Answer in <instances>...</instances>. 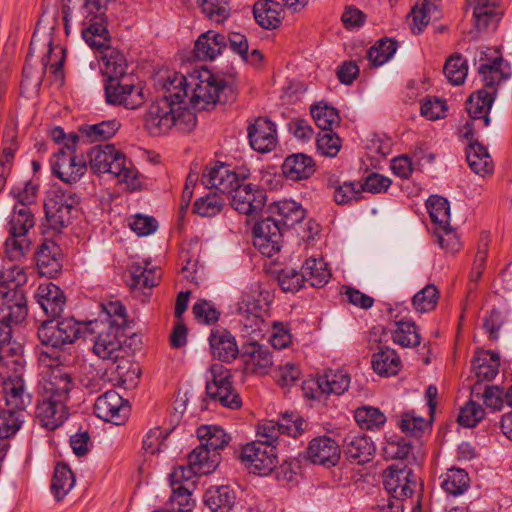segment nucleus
<instances>
[{
    "label": "nucleus",
    "mask_w": 512,
    "mask_h": 512,
    "mask_svg": "<svg viewBox=\"0 0 512 512\" xmlns=\"http://www.w3.org/2000/svg\"><path fill=\"white\" fill-rule=\"evenodd\" d=\"M185 76L175 73L163 83L144 115V127L150 135L160 136L173 127L190 132L197 124L196 114L188 107Z\"/></svg>",
    "instance_id": "obj_1"
},
{
    "label": "nucleus",
    "mask_w": 512,
    "mask_h": 512,
    "mask_svg": "<svg viewBox=\"0 0 512 512\" xmlns=\"http://www.w3.org/2000/svg\"><path fill=\"white\" fill-rule=\"evenodd\" d=\"M508 70V64H504L500 56L489 63L481 64L478 69L484 85L489 90L480 89L472 93L466 102V110L472 119L482 122V127H488L490 124L489 112L496 95L494 86L509 77Z\"/></svg>",
    "instance_id": "obj_2"
},
{
    "label": "nucleus",
    "mask_w": 512,
    "mask_h": 512,
    "mask_svg": "<svg viewBox=\"0 0 512 512\" xmlns=\"http://www.w3.org/2000/svg\"><path fill=\"white\" fill-rule=\"evenodd\" d=\"M91 169L98 174L108 173L129 190L140 188L138 171L132 161L112 144L97 145L88 154Z\"/></svg>",
    "instance_id": "obj_3"
},
{
    "label": "nucleus",
    "mask_w": 512,
    "mask_h": 512,
    "mask_svg": "<svg viewBox=\"0 0 512 512\" xmlns=\"http://www.w3.org/2000/svg\"><path fill=\"white\" fill-rule=\"evenodd\" d=\"M27 282L22 267L13 265L0 271V319L22 322L27 316L26 300L20 289Z\"/></svg>",
    "instance_id": "obj_4"
},
{
    "label": "nucleus",
    "mask_w": 512,
    "mask_h": 512,
    "mask_svg": "<svg viewBox=\"0 0 512 512\" xmlns=\"http://www.w3.org/2000/svg\"><path fill=\"white\" fill-rule=\"evenodd\" d=\"M267 297L268 293L264 296L259 286L241 293L236 305V315L243 336L261 337L263 332L270 327V324L265 321Z\"/></svg>",
    "instance_id": "obj_5"
},
{
    "label": "nucleus",
    "mask_w": 512,
    "mask_h": 512,
    "mask_svg": "<svg viewBox=\"0 0 512 512\" xmlns=\"http://www.w3.org/2000/svg\"><path fill=\"white\" fill-rule=\"evenodd\" d=\"M97 327L93 344V353L104 361H111L116 364L115 371L123 382L129 377L131 363L127 358V349L123 346L121 338L122 330L113 326H106L103 321L95 320Z\"/></svg>",
    "instance_id": "obj_6"
},
{
    "label": "nucleus",
    "mask_w": 512,
    "mask_h": 512,
    "mask_svg": "<svg viewBox=\"0 0 512 512\" xmlns=\"http://www.w3.org/2000/svg\"><path fill=\"white\" fill-rule=\"evenodd\" d=\"M225 80L214 75L208 69L194 71L189 77H185V90L187 92L188 107L193 110H206L214 106L220 92L225 87Z\"/></svg>",
    "instance_id": "obj_7"
},
{
    "label": "nucleus",
    "mask_w": 512,
    "mask_h": 512,
    "mask_svg": "<svg viewBox=\"0 0 512 512\" xmlns=\"http://www.w3.org/2000/svg\"><path fill=\"white\" fill-rule=\"evenodd\" d=\"M97 325L96 321L79 322L73 317L64 318L56 323L44 321L38 329V338L43 345L60 349L74 343L78 338L92 335Z\"/></svg>",
    "instance_id": "obj_8"
},
{
    "label": "nucleus",
    "mask_w": 512,
    "mask_h": 512,
    "mask_svg": "<svg viewBox=\"0 0 512 512\" xmlns=\"http://www.w3.org/2000/svg\"><path fill=\"white\" fill-rule=\"evenodd\" d=\"M105 96L109 104L127 109H136L145 101L142 87L135 85L131 76L106 80Z\"/></svg>",
    "instance_id": "obj_9"
},
{
    "label": "nucleus",
    "mask_w": 512,
    "mask_h": 512,
    "mask_svg": "<svg viewBox=\"0 0 512 512\" xmlns=\"http://www.w3.org/2000/svg\"><path fill=\"white\" fill-rule=\"evenodd\" d=\"M79 203V197L67 190L54 189L44 204L45 214L54 229H61L70 221L71 210Z\"/></svg>",
    "instance_id": "obj_10"
},
{
    "label": "nucleus",
    "mask_w": 512,
    "mask_h": 512,
    "mask_svg": "<svg viewBox=\"0 0 512 512\" xmlns=\"http://www.w3.org/2000/svg\"><path fill=\"white\" fill-rule=\"evenodd\" d=\"M76 150L59 149L50 159L53 175L67 184L77 183L87 171L85 159L78 156Z\"/></svg>",
    "instance_id": "obj_11"
},
{
    "label": "nucleus",
    "mask_w": 512,
    "mask_h": 512,
    "mask_svg": "<svg viewBox=\"0 0 512 512\" xmlns=\"http://www.w3.org/2000/svg\"><path fill=\"white\" fill-rule=\"evenodd\" d=\"M240 458L250 472L268 475L276 467V448L257 440L243 447Z\"/></svg>",
    "instance_id": "obj_12"
},
{
    "label": "nucleus",
    "mask_w": 512,
    "mask_h": 512,
    "mask_svg": "<svg viewBox=\"0 0 512 512\" xmlns=\"http://www.w3.org/2000/svg\"><path fill=\"white\" fill-rule=\"evenodd\" d=\"M383 484L392 498L403 499L412 496L417 479L407 465L395 463L384 470Z\"/></svg>",
    "instance_id": "obj_13"
},
{
    "label": "nucleus",
    "mask_w": 512,
    "mask_h": 512,
    "mask_svg": "<svg viewBox=\"0 0 512 512\" xmlns=\"http://www.w3.org/2000/svg\"><path fill=\"white\" fill-rule=\"evenodd\" d=\"M37 384V395L48 396L60 400H69V394L74 386L71 374L63 368H49L40 373Z\"/></svg>",
    "instance_id": "obj_14"
},
{
    "label": "nucleus",
    "mask_w": 512,
    "mask_h": 512,
    "mask_svg": "<svg viewBox=\"0 0 512 512\" xmlns=\"http://www.w3.org/2000/svg\"><path fill=\"white\" fill-rule=\"evenodd\" d=\"M240 360L245 375H267L273 366V356L270 349L257 341L242 344Z\"/></svg>",
    "instance_id": "obj_15"
},
{
    "label": "nucleus",
    "mask_w": 512,
    "mask_h": 512,
    "mask_svg": "<svg viewBox=\"0 0 512 512\" xmlns=\"http://www.w3.org/2000/svg\"><path fill=\"white\" fill-rule=\"evenodd\" d=\"M14 375L3 382V394L7 409L22 412L31 403V395L26 391L23 379L24 365L19 360H12Z\"/></svg>",
    "instance_id": "obj_16"
},
{
    "label": "nucleus",
    "mask_w": 512,
    "mask_h": 512,
    "mask_svg": "<svg viewBox=\"0 0 512 512\" xmlns=\"http://www.w3.org/2000/svg\"><path fill=\"white\" fill-rule=\"evenodd\" d=\"M94 412L98 418L106 422L121 425L127 420L130 408L128 401L124 400L119 393L108 390L96 399Z\"/></svg>",
    "instance_id": "obj_17"
},
{
    "label": "nucleus",
    "mask_w": 512,
    "mask_h": 512,
    "mask_svg": "<svg viewBox=\"0 0 512 512\" xmlns=\"http://www.w3.org/2000/svg\"><path fill=\"white\" fill-rule=\"evenodd\" d=\"M231 206L239 213L254 215L262 210L265 204V194L258 186L242 180L229 194Z\"/></svg>",
    "instance_id": "obj_18"
},
{
    "label": "nucleus",
    "mask_w": 512,
    "mask_h": 512,
    "mask_svg": "<svg viewBox=\"0 0 512 512\" xmlns=\"http://www.w3.org/2000/svg\"><path fill=\"white\" fill-rule=\"evenodd\" d=\"M65 400L37 395L35 417L40 425L49 430L60 427L68 418L69 412Z\"/></svg>",
    "instance_id": "obj_19"
},
{
    "label": "nucleus",
    "mask_w": 512,
    "mask_h": 512,
    "mask_svg": "<svg viewBox=\"0 0 512 512\" xmlns=\"http://www.w3.org/2000/svg\"><path fill=\"white\" fill-rule=\"evenodd\" d=\"M247 175L237 173L229 165L220 163L207 167L202 175L203 184L209 189H216L223 194H230Z\"/></svg>",
    "instance_id": "obj_20"
},
{
    "label": "nucleus",
    "mask_w": 512,
    "mask_h": 512,
    "mask_svg": "<svg viewBox=\"0 0 512 512\" xmlns=\"http://www.w3.org/2000/svg\"><path fill=\"white\" fill-rule=\"evenodd\" d=\"M306 457L313 464L329 468L338 464L341 449L333 438L326 435L318 436L309 442Z\"/></svg>",
    "instance_id": "obj_21"
},
{
    "label": "nucleus",
    "mask_w": 512,
    "mask_h": 512,
    "mask_svg": "<svg viewBox=\"0 0 512 512\" xmlns=\"http://www.w3.org/2000/svg\"><path fill=\"white\" fill-rule=\"evenodd\" d=\"M248 138L251 147L258 152L273 150L277 144L275 124L264 117L255 119L248 127Z\"/></svg>",
    "instance_id": "obj_22"
},
{
    "label": "nucleus",
    "mask_w": 512,
    "mask_h": 512,
    "mask_svg": "<svg viewBox=\"0 0 512 512\" xmlns=\"http://www.w3.org/2000/svg\"><path fill=\"white\" fill-rule=\"evenodd\" d=\"M35 298L44 313L51 318L59 317L66 306L64 292L51 282L40 284L36 290Z\"/></svg>",
    "instance_id": "obj_23"
},
{
    "label": "nucleus",
    "mask_w": 512,
    "mask_h": 512,
    "mask_svg": "<svg viewBox=\"0 0 512 512\" xmlns=\"http://www.w3.org/2000/svg\"><path fill=\"white\" fill-rule=\"evenodd\" d=\"M227 47V38L224 34L214 30L202 33L194 45L195 57L202 61H212Z\"/></svg>",
    "instance_id": "obj_24"
},
{
    "label": "nucleus",
    "mask_w": 512,
    "mask_h": 512,
    "mask_svg": "<svg viewBox=\"0 0 512 512\" xmlns=\"http://www.w3.org/2000/svg\"><path fill=\"white\" fill-rule=\"evenodd\" d=\"M209 344L214 357L224 362H231L238 355L240 349L234 336L226 329H213L209 337Z\"/></svg>",
    "instance_id": "obj_25"
},
{
    "label": "nucleus",
    "mask_w": 512,
    "mask_h": 512,
    "mask_svg": "<svg viewBox=\"0 0 512 512\" xmlns=\"http://www.w3.org/2000/svg\"><path fill=\"white\" fill-rule=\"evenodd\" d=\"M343 450L349 460L363 464L370 461L375 447L374 443L366 435L349 433L344 438Z\"/></svg>",
    "instance_id": "obj_26"
},
{
    "label": "nucleus",
    "mask_w": 512,
    "mask_h": 512,
    "mask_svg": "<svg viewBox=\"0 0 512 512\" xmlns=\"http://www.w3.org/2000/svg\"><path fill=\"white\" fill-rule=\"evenodd\" d=\"M315 170L313 158L304 153L291 154L285 158L282 164L283 175L293 181L308 179Z\"/></svg>",
    "instance_id": "obj_27"
},
{
    "label": "nucleus",
    "mask_w": 512,
    "mask_h": 512,
    "mask_svg": "<svg viewBox=\"0 0 512 512\" xmlns=\"http://www.w3.org/2000/svg\"><path fill=\"white\" fill-rule=\"evenodd\" d=\"M34 194L29 196L27 193H20L18 196L20 205L15 206L12 216L9 221V234L12 236H26L29 229H31L35 222L34 216L30 208L25 205V202H31Z\"/></svg>",
    "instance_id": "obj_28"
},
{
    "label": "nucleus",
    "mask_w": 512,
    "mask_h": 512,
    "mask_svg": "<svg viewBox=\"0 0 512 512\" xmlns=\"http://www.w3.org/2000/svg\"><path fill=\"white\" fill-rule=\"evenodd\" d=\"M35 258L42 275L52 278L60 272L62 267L60 248L55 242L44 241L38 248Z\"/></svg>",
    "instance_id": "obj_29"
},
{
    "label": "nucleus",
    "mask_w": 512,
    "mask_h": 512,
    "mask_svg": "<svg viewBox=\"0 0 512 512\" xmlns=\"http://www.w3.org/2000/svg\"><path fill=\"white\" fill-rule=\"evenodd\" d=\"M82 37L94 50L100 53L110 46L109 31L106 28V20L84 19Z\"/></svg>",
    "instance_id": "obj_30"
},
{
    "label": "nucleus",
    "mask_w": 512,
    "mask_h": 512,
    "mask_svg": "<svg viewBox=\"0 0 512 512\" xmlns=\"http://www.w3.org/2000/svg\"><path fill=\"white\" fill-rule=\"evenodd\" d=\"M270 212L285 227H293L301 222L306 215L305 209L294 200H281L270 205Z\"/></svg>",
    "instance_id": "obj_31"
},
{
    "label": "nucleus",
    "mask_w": 512,
    "mask_h": 512,
    "mask_svg": "<svg viewBox=\"0 0 512 512\" xmlns=\"http://www.w3.org/2000/svg\"><path fill=\"white\" fill-rule=\"evenodd\" d=\"M235 501V492L228 485L212 486L204 494V503L213 512H229Z\"/></svg>",
    "instance_id": "obj_32"
},
{
    "label": "nucleus",
    "mask_w": 512,
    "mask_h": 512,
    "mask_svg": "<svg viewBox=\"0 0 512 512\" xmlns=\"http://www.w3.org/2000/svg\"><path fill=\"white\" fill-rule=\"evenodd\" d=\"M101 70L107 76V80L127 77V61L122 52L109 47L101 52Z\"/></svg>",
    "instance_id": "obj_33"
},
{
    "label": "nucleus",
    "mask_w": 512,
    "mask_h": 512,
    "mask_svg": "<svg viewBox=\"0 0 512 512\" xmlns=\"http://www.w3.org/2000/svg\"><path fill=\"white\" fill-rule=\"evenodd\" d=\"M317 386L322 394L341 395L350 386V376L342 370H327L317 379Z\"/></svg>",
    "instance_id": "obj_34"
},
{
    "label": "nucleus",
    "mask_w": 512,
    "mask_h": 512,
    "mask_svg": "<svg viewBox=\"0 0 512 512\" xmlns=\"http://www.w3.org/2000/svg\"><path fill=\"white\" fill-rule=\"evenodd\" d=\"M253 14L256 22L265 29H273L281 23V4L273 0L258 1Z\"/></svg>",
    "instance_id": "obj_35"
},
{
    "label": "nucleus",
    "mask_w": 512,
    "mask_h": 512,
    "mask_svg": "<svg viewBox=\"0 0 512 512\" xmlns=\"http://www.w3.org/2000/svg\"><path fill=\"white\" fill-rule=\"evenodd\" d=\"M394 326L392 340L395 344L405 348H413L420 344V333L413 320L406 318L396 320Z\"/></svg>",
    "instance_id": "obj_36"
},
{
    "label": "nucleus",
    "mask_w": 512,
    "mask_h": 512,
    "mask_svg": "<svg viewBox=\"0 0 512 512\" xmlns=\"http://www.w3.org/2000/svg\"><path fill=\"white\" fill-rule=\"evenodd\" d=\"M191 466L199 472V475L212 473L220 462V454L211 452L202 443L194 448L188 455Z\"/></svg>",
    "instance_id": "obj_37"
},
{
    "label": "nucleus",
    "mask_w": 512,
    "mask_h": 512,
    "mask_svg": "<svg viewBox=\"0 0 512 512\" xmlns=\"http://www.w3.org/2000/svg\"><path fill=\"white\" fill-rule=\"evenodd\" d=\"M469 167L478 175L485 176L493 171V161L487 149L479 142H472L466 149Z\"/></svg>",
    "instance_id": "obj_38"
},
{
    "label": "nucleus",
    "mask_w": 512,
    "mask_h": 512,
    "mask_svg": "<svg viewBox=\"0 0 512 512\" xmlns=\"http://www.w3.org/2000/svg\"><path fill=\"white\" fill-rule=\"evenodd\" d=\"M473 369L477 381H491L499 372V355L491 352H481L473 359Z\"/></svg>",
    "instance_id": "obj_39"
},
{
    "label": "nucleus",
    "mask_w": 512,
    "mask_h": 512,
    "mask_svg": "<svg viewBox=\"0 0 512 512\" xmlns=\"http://www.w3.org/2000/svg\"><path fill=\"white\" fill-rule=\"evenodd\" d=\"M119 128L120 123L112 119L96 124L82 125L79 128V136L80 139H85L88 142L104 141L113 137Z\"/></svg>",
    "instance_id": "obj_40"
},
{
    "label": "nucleus",
    "mask_w": 512,
    "mask_h": 512,
    "mask_svg": "<svg viewBox=\"0 0 512 512\" xmlns=\"http://www.w3.org/2000/svg\"><path fill=\"white\" fill-rule=\"evenodd\" d=\"M301 273L305 276V282L316 288L323 287L331 277L324 260L316 258L307 259L301 268Z\"/></svg>",
    "instance_id": "obj_41"
},
{
    "label": "nucleus",
    "mask_w": 512,
    "mask_h": 512,
    "mask_svg": "<svg viewBox=\"0 0 512 512\" xmlns=\"http://www.w3.org/2000/svg\"><path fill=\"white\" fill-rule=\"evenodd\" d=\"M312 118L322 131L333 130L340 124V116L334 107L324 102H318L310 107Z\"/></svg>",
    "instance_id": "obj_42"
},
{
    "label": "nucleus",
    "mask_w": 512,
    "mask_h": 512,
    "mask_svg": "<svg viewBox=\"0 0 512 512\" xmlns=\"http://www.w3.org/2000/svg\"><path fill=\"white\" fill-rule=\"evenodd\" d=\"M372 367L380 375H395L400 366V358L395 350L385 347L372 356Z\"/></svg>",
    "instance_id": "obj_43"
},
{
    "label": "nucleus",
    "mask_w": 512,
    "mask_h": 512,
    "mask_svg": "<svg viewBox=\"0 0 512 512\" xmlns=\"http://www.w3.org/2000/svg\"><path fill=\"white\" fill-rule=\"evenodd\" d=\"M74 484L75 477L71 469L66 464L58 463L51 483V491L56 500H62Z\"/></svg>",
    "instance_id": "obj_44"
},
{
    "label": "nucleus",
    "mask_w": 512,
    "mask_h": 512,
    "mask_svg": "<svg viewBox=\"0 0 512 512\" xmlns=\"http://www.w3.org/2000/svg\"><path fill=\"white\" fill-rule=\"evenodd\" d=\"M197 436L211 452L223 449L230 440L224 429L219 426H201L197 429Z\"/></svg>",
    "instance_id": "obj_45"
},
{
    "label": "nucleus",
    "mask_w": 512,
    "mask_h": 512,
    "mask_svg": "<svg viewBox=\"0 0 512 512\" xmlns=\"http://www.w3.org/2000/svg\"><path fill=\"white\" fill-rule=\"evenodd\" d=\"M207 395L214 401H218L222 406L230 409H238L242 405L240 395L236 392L233 384L225 386H216V384L206 385Z\"/></svg>",
    "instance_id": "obj_46"
},
{
    "label": "nucleus",
    "mask_w": 512,
    "mask_h": 512,
    "mask_svg": "<svg viewBox=\"0 0 512 512\" xmlns=\"http://www.w3.org/2000/svg\"><path fill=\"white\" fill-rule=\"evenodd\" d=\"M441 487L449 494L457 496L464 493L470 484L468 473L464 469L451 468L441 476Z\"/></svg>",
    "instance_id": "obj_47"
},
{
    "label": "nucleus",
    "mask_w": 512,
    "mask_h": 512,
    "mask_svg": "<svg viewBox=\"0 0 512 512\" xmlns=\"http://www.w3.org/2000/svg\"><path fill=\"white\" fill-rule=\"evenodd\" d=\"M172 494L167 503L169 512H191L195 506L188 485H171Z\"/></svg>",
    "instance_id": "obj_48"
},
{
    "label": "nucleus",
    "mask_w": 512,
    "mask_h": 512,
    "mask_svg": "<svg viewBox=\"0 0 512 512\" xmlns=\"http://www.w3.org/2000/svg\"><path fill=\"white\" fill-rule=\"evenodd\" d=\"M332 187L334 188V200L339 205L350 204L353 201L360 200L362 197L363 186L361 181H345L343 183L335 181Z\"/></svg>",
    "instance_id": "obj_49"
},
{
    "label": "nucleus",
    "mask_w": 512,
    "mask_h": 512,
    "mask_svg": "<svg viewBox=\"0 0 512 512\" xmlns=\"http://www.w3.org/2000/svg\"><path fill=\"white\" fill-rule=\"evenodd\" d=\"M354 418L357 424L366 430H375L386 422V416L380 409L371 406L359 407L355 410Z\"/></svg>",
    "instance_id": "obj_50"
},
{
    "label": "nucleus",
    "mask_w": 512,
    "mask_h": 512,
    "mask_svg": "<svg viewBox=\"0 0 512 512\" xmlns=\"http://www.w3.org/2000/svg\"><path fill=\"white\" fill-rule=\"evenodd\" d=\"M397 48V41L389 38L380 39L369 49L368 59L373 66H382L393 57Z\"/></svg>",
    "instance_id": "obj_51"
},
{
    "label": "nucleus",
    "mask_w": 512,
    "mask_h": 512,
    "mask_svg": "<svg viewBox=\"0 0 512 512\" xmlns=\"http://www.w3.org/2000/svg\"><path fill=\"white\" fill-rule=\"evenodd\" d=\"M436 10V6L428 0H417L411 10L410 17L412 19L411 29L414 34H420L428 25L431 19L432 11Z\"/></svg>",
    "instance_id": "obj_52"
},
{
    "label": "nucleus",
    "mask_w": 512,
    "mask_h": 512,
    "mask_svg": "<svg viewBox=\"0 0 512 512\" xmlns=\"http://www.w3.org/2000/svg\"><path fill=\"white\" fill-rule=\"evenodd\" d=\"M439 299V290L434 284H428L418 291L412 298L415 311L426 313L434 310Z\"/></svg>",
    "instance_id": "obj_53"
},
{
    "label": "nucleus",
    "mask_w": 512,
    "mask_h": 512,
    "mask_svg": "<svg viewBox=\"0 0 512 512\" xmlns=\"http://www.w3.org/2000/svg\"><path fill=\"white\" fill-rule=\"evenodd\" d=\"M477 3L474 7L473 16L475 25L478 30H484L490 25H496L500 20L499 14L496 12L495 4H488L486 0H475Z\"/></svg>",
    "instance_id": "obj_54"
},
{
    "label": "nucleus",
    "mask_w": 512,
    "mask_h": 512,
    "mask_svg": "<svg viewBox=\"0 0 512 512\" xmlns=\"http://www.w3.org/2000/svg\"><path fill=\"white\" fill-rule=\"evenodd\" d=\"M131 276V286L133 288L150 289L158 285L161 272L156 268H144L140 265H135L132 267Z\"/></svg>",
    "instance_id": "obj_55"
},
{
    "label": "nucleus",
    "mask_w": 512,
    "mask_h": 512,
    "mask_svg": "<svg viewBox=\"0 0 512 512\" xmlns=\"http://www.w3.org/2000/svg\"><path fill=\"white\" fill-rule=\"evenodd\" d=\"M468 73L467 61L461 55H452L444 66V74L453 85H460L466 79Z\"/></svg>",
    "instance_id": "obj_56"
},
{
    "label": "nucleus",
    "mask_w": 512,
    "mask_h": 512,
    "mask_svg": "<svg viewBox=\"0 0 512 512\" xmlns=\"http://www.w3.org/2000/svg\"><path fill=\"white\" fill-rule=\"evenodd\" d=\"M224 206V199L217 193L210 192L198 198L194 203V212L203 217H213L219 214Z\"/></svg>",
    "instance_id": "obj_57"
},
{
    "label": "nucleus",
    "mask_w": 512,
    "mask_h": 512,
    "mask_svg": "<svg viewBox=\"0 0 512 512\" xmlns=\"http://www.w3.org/2000/svg\"><path fill=\"white\" fill-rule=\"evenodd\" d=\"M105 318L102 320L106 326L117 327L122 330L126 327V309L119 301H109L101 304Z\"/></svg>",
    "instance_id": "obj_58"
},
{
    "label": "nucleus",
    "mask_w": 512,
    "mask_h": 512,
    "mask_svg": "<svg viewBox=\"0 0 512 512\" xmlns=\"http://www.w3.org/2000/svg\"><path fill=\"white\" fill-rule=\"evenodd\" d=\"M427 208L434 223H438L442 227L448 224L450 207L447 199L441 196H431L427 201Z\"/></svg>",
    "instance_id": "obj_59"
},
{
    "label": "nucleus",
    "mask_w": 512,
    "mask_h": 512,
    "mask_svg": "<svg viewBox=\"0 0 512 512\" xmlns=\"http://www.w3.org/2000/svg\"><path fill=\"white\" fill-rule=\"evenodd\" d=\"M427 426V421L417 416L414 411H406L399 416L398 427L405 434L420 436Z\"/></svg>",
    "instance_id": "obj_60"
},
{
    "label": "nucleus",
    "mask_w": 512,
    "mask_h": 512,
    "mask_svg": "<svg viewBox=\"0 0 512 512\" xmlns=\"http://www.w3.org/2000/svg\"><path fill=\"white\" fill-rule=\"evenodd\" d=\"M23 419L21 412L14 410H4L0 413V437L8 440L14 436L22 425Z\"/></svg>",
    "instance_id": "obj_61"
},
{
    "label": "nucleus",
    "mask_w": 512,
    "mask_h": 512,
    "mask_svg": "<svg viewBox=\"0 0 512 512\" xmlns=\"http://www.w3.org/2000/svg\"><path fill=\"white\" fill-rule=\"evenodd\" d=\"M412 446L410 441L402 437H391L383 446V454L387 459H405L409 456Z\"/></svg>",
    "instance_id": "obj_62"
},
{
    "label": "nucleus",
    "mask_w": 512,
    "mask_h": 512,
    "mask_svg": "<svg viewBox=\"0 0 512 512\" xmlns=\"http://www.w3.org/2000/svg\"><path fill=\"white\" fill-rule=\"evenodd\" d=\"M485 415L482 406L472 400L467 402L461 409L458 415V423L467 428L475 427Z\"/></svg>",
    "instance_id": "obj_63"
},
{
    "label": "nucleus",
    "mask_w": 512,
    "mask_h": 512,
    "mask_svg": "<svg viewBox=\"0 0 512 512\" xmlns=\"http://www.w3.org/2000/svg\"><path fill=\"white\" fill-rule=\"evenodd\" d=\"M316 144L319 153L328 157H335L341 148V140L333 130L320 132Z\"/></svg>",
    "instance_id": "obj_64"
}]
</instances>
